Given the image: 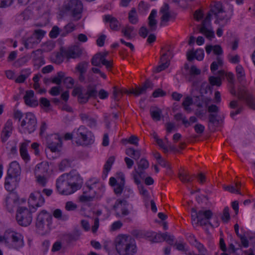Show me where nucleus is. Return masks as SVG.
Returning <instances> with one entry per match:
<instances>
[{
	"label": "nucleus",
	"instance_id": "5fc2aeb1",
	"mask_svg": "<svg viewBox=\"0 0 255 255\" xmlns=\"http://www.w3.org/2000/svg\"><path fill=\"white\" fill-rule=\"evenodd\" d=\"M60 30L57 26H54L49 33V36L51 38H56L59 34H60Z\"/></svg>",
	"mask_w": 255,
	"mask_h": 255
},
{
	"label": "nucleus",
	"instance_id": "ddd939ff",
	"mask_svg": "<svg viewBox=\"0 0 255 255\" xmlns=\"http://www.w3.org/2000/svg\"><path fill=\"white\" fill-rule=\"evenodd\" d=\"M207 111L210 113L208 116V121L210 123L217 126L223 122L222 120L220 119V117L218 115L219 108L217 106L212 104L208 106Z\"/></svg>",
	"mask_w": 255,
	"mask_h": 255
},
{
	"label": "nucleus",
	"instance_id": "13d9d810",
	"mask_svg": "<svg viewBox=\"0 0 255 255\" xmlns=\"http://www.w3.org/2000/svg\"><path fill=\"white\" fill-rule=\"evenodd\" d=\"M164 234H167V236H164L163 241H165L171 246L174 245V236L173 235H170L168 232H165Z\"/></svg>",
	"mask_w": 255,
	"mask_h": 255
},
{
	"label": "nucleus",
	"instance_id": "39448f33",
	"mask_svg": "<svg viewBox=\"0 0 255 255\" xmlns=\"http://www.w3.org/2000/svg\"><path fill=\"white\" fill-rule=\"evenodd\" d=\"M16 220L18 224L21 226H29L32 220L31 211L24 207H18L16 210Z\"/></svg>",
	"mask_w": 255,
	"mask_h": 255
},
{
	"label": "nucleus",
	"instance_id": "c9c22d12",
	"mask_svg": "<svg viewBox=\"0 0 255 255\" xmlns=\"http://www.w3.org/2000/svg\"><path fill=\"white\" fill-rule=\"evenodd\" d=\"M128 18L129 22L131 24H135L138 22V16L135 8H132L129 11Z\"/></svg>",
	"mask_w": 255,
	"mask_h": 255
},
{
	"label": "nucleus",
	"instance_id": "72a5a7b5",
	"mask_svg": "<svg viewBox=\"0 0 255 255\" xmlns=\"http://www.w3.org/2000/svg\"><path fill=\"white\" fill-rule=\"evenodd\" d=\"M126 154L137 160L141 156V150H135L133 148H128L126 149Z\"/></svg>",
	"mask_w": 255,
	"mask_h": 255
},
{
	"label": "nucleus",
	"instance_id": "bf43d9fd",
	"mask_svg": "<svg viewBox=\"0 0 255 255\" xmlns=\"http://www.w3.org/2000/svg\"><path fill=\"white\" fill-rule=\"evenodd\" d=\"M222 220L224 223H227L230 219L229 209L228 207H225L223 210V215L222 216Z\"/></svg>",
	"mask_w": 255,
	"mask_h": 255
},
{
	"label": "nucleus",
	"instance_id": "1a4fd4ad",
	"mask_svg": "<svg viewBox=\"0 0 255 255\" xmlns=\"http://www.w3.org/2000/svg\"><path fill=\"white\" fill-rule=\"evenodd\" d=\"M20 126L25 132L30 134L34 132L37 127V120L34 115L32 113L25 114Z\"/></svg>",
	"mask_w": 255,
	"mask_h": 255
},
{
	"label": "nucleus",
	"instance_id": "6e6552de",
	"mask_svg": "<svg viewBox=\"0 0 255 255\" xmlns=\"http://www.w3.org/2000/svg\"><path fill=\"white\" fill-rule=\"evenodd\" d=\"M56 187L59 193L61 195H68L74 193L66 174H63L57 179Z\"/></svg>",
	"mask_w": 255,
	"mask_h": 255
},
{
	"label": "nucleus",
	"instance_id": "7c9ffc66",
	"mask_svg": "<svg viewBox=\"0 0 255 255\" xmlns=\"http://www.w3.org/2000/svg\"><path fill=\"white\" fill-rule=\"evenodd\" d=\"M134 31V28L133 26L128 25L122 29V32L128 39H130L134 37L136 35Z\"/></svg>",
	"mask_w": 255,
	"mask_h": 255
},
{
	"label": "nucleus",
	"instance_id": "79ce46f5",
	"mask_svg": "<svg viewBox=\"0 0 255 255\" xmlns=\"http://www.w3.org/2000/svg\"><path fill=\"white\" fill-rule=\"evenodd\" d=\"M80 235V232L78 231H76L72 234L67 235L66 236V240L67 242L71 243L78 240Z\"/></svg>",
	"mask_w": 255,
	"mask_h": 255
},
{
	"label": "nucleus",
	"instance_id": "58836bf2",
	"mask_svg": "<svg viewBox=\"0 0 255 255\" xmlns=\"http://www.w3.org/2000/svg\"><path fill=\"white\" fill-rule=\"evenodd\" d=\"M186 245V243H175L174 244L177 250L183 252L186 255H193V252H190L188 248H185Z\"/></svg>",
	"mask_w": 255,
	"mask_h": 255
},
{
	"label": "nucleus",
	"instance_id": "8fccbe9b",
	"mask_svg": "<svg viewBox=\"0 0 255 255\" xmlns=\"http://www.w3.org/2000/svg\"><path fill=\"white\" fill-rule=\"evenodd\" d=\"M152 241L154 243L161 242L163 241L164 236H167V234L164 233H154Z\"/></svg>",
	"mask_w": 255,
	"mask_h": 255
},
{
	"label": "nucleus",
	"instance_id": "bb28decb",
	"mask_svg": "<svg viewBox=\"0 0 255 255\" xmlns=\"http://www.w3.org/2000/svg\"><path fill=\"white\" fill-rule=\"evenodd\" d=\"M39 43L40 40L33 35H31L29 37L26 39L25 40H22V43L26 49L34 48Z\"/></svg>",
	"mask_w": 255,
	"mask_h": 255
},
{
	"label": "nucleus",
	"instance_id": "603ef678",
	"mask_svg": "<svg viewBox=\"0 0 255 255\" xmlns=\"http://www.w3.org/2000/svg\"><path fill=\"white\" fill-rule=\"evenodd\" d=\"M113 98L116 101H119L121 97L122 96L123 92L115 86L113 88Z\"/></svg>",
	"mask_w": 255,
	"mask_h": 255
},
{
	"label": "nucleus",
	"instance_id": "7ed1b4c3",
	"mask_svg": "<svg viewBox=\"0 0 255 255\" xmlns=\"http://www.w3.org/2000/svg\"><path fill=\"white\" fill-rule=\"evenodd\" d=\"M74 139L77 144L87 146L94 142V135L84 126H81L78 129L74 130Z\"/></svg>",
	"mask_w": 255,
	"mask_h": 255
},
{
	"label": "nucleus",
	"instance_id": "0eeeda50",
	"mask_svg": "<svg viewBox=\"0 0 255 255\" xmlns=\"http://www.w3.org/2000/svg\"><path fill=\"white\" fill-rule=\"evenodd\" d=\"M3 239L5 242H10L16 249H18L24 245L22 235L13 231H6L4 234Z\"/></svg>",
	"mask_w": 255,
	"mask_h": 255
},
{
	"label": "nucleus",
	"instance_id": "b1692460",
	"mask_svg": "<svg viewBox=\"0 0 255 255\" xmlns=\"http://www.w3.org/2000/svg\"><path fill=\"white\" fill-rule=\"evenodd\" d=\"M88 67V63L86 61H83L79 63L75 68L76 70L80 73L78 79L81 82H84L85 80L84 75L87 72Z\"/></svg>",
	"mask_w": 255,
	"mask_h": 255
},
{
	"label": "nucleus",
	"instance_id": "338daca9",
	"mask_svg": "<svg viewBox=\"0 0 255 255\" xmlns=\"http://www.w3.org/2000/svg\"><path fill=\"white\" fill-rule=\"evenodd\" d=\"M195 132L199 134H202L205 130V127L201 124H197L194 127Z\"/></svg>",
	"mask_w": 255,
	"mask_h": 255
},
{
	"label": "nucleus",
	"instance_id": "a19ab883",
	"mask_svg": "<svg viewBox=\"0 0 255 255\" xmlns=\"http://www.w3.org/2000/svg\"><path fill=\"white\" fill-rule=\"evenodd\" d=\"M115 161L114 156H110L107 161H106L104 168L103 173L104 174L107 175L109 171L111 170L112 164H113Z\"/></svg>",
	"mask_w": 255,
	"mask_h": 255
},
{
	"label": "nucleus",
	"instance_id": "2eb2a0df",
	"mask_svg": "<svg viewBox=\"0 0 255 255\" xmlns=\"http://www.w3.org/2000/svg\"><path fill=\"white\" fill-rule=\"evenodd\" d=\"M211 14L208 13L205 19L203 20L199 32L204 34L207 38L212 40L215 37V33L213 30L209 29L207 26L211 24Z\"/></svg>",
	"mask_w": 255,
	"mask_h": 255
},
{
	"label": "nucleus",
	"instance_id": "e2e57ef3",
	"mask_svg": "<svg viewBox=\"0 0 255 255\" xmlns=\"http://www.w3.org/2000/svg\"><path fill=\"white\" fill-rule=\"evenodd\" d=\"M63 83L66 85V86L68 88H71L74 84V79L70 77H67L63 78Z\"/></svg>",
	"mask_w": 255,
	"mask_h": 255
},
{
	"label": "nucleus",
	"instance_id": "37998d69",
	"mask_svg": "<svg viewBox=\"0 0 255 255\" xmlns=\"http://www.w3.org/2000/svg\"><path fill=\"white\" fill-rule=\"evenodd\" d=\"M12 201L14 204H19V198L16 193H10L9 195L5 198V202L6 204L8 202Z\"/></svg>",
	"mask_w": 255,
	"mask_h": 255
},
{
	"label": "nucleus",
	"instance_id": "5701e85b",
	"mask_svg": "<svg viewBox=\"0 0 255 255\" xmlns=\"http://www.w3.org/2000/svg\"><path fill=\"white\" fill-rule=\"evenodd\" d=\"M170 55L171 52L169 49L167 50V52L163 53L161 55L160 57V61L162 63L157 67L156 69V72H160L168 67L169 65V60L168 59L167 57H169Z\"/></svg>",
	"mask_w": 255,
	"mask_h": 255
},
{
	"label": "nucleus",
	"instance_id": "f03ea898",
	"mask_svg": "<svg viewBox=\"0 0 255 255\" xmlns=\"http://www.w3.org/2000/svg\"><path fill=\"white\" fill-rule=\"evenodd\" d=\"M52 220L51 214L45 210L38 214L36 218V227L39 234L44 235L50 232Z\"/></svg>",
	"mask_w": 255,
	"mask_h": 255
},
{
	"label": "nucleus",
	"instance_id": "9b49d317",
	"mask_svg": "<svg viewBox=\"0 0 255 255\" xmlns=\"http://www.w3.org/2000/svg\"><path fill=\"white\" fill-rule=\"evenodd\" d=\"M128 202L125 199H118L113 206V209L115 211V215L118 217H124L129 214L128 208Z\"/></svg>",
	"mask_w": 255,
	"mask_h": 255
},
{
	"label": "nucleus",
	"instance_id": "de8ad7c7",
	"mask_svg": "<svg viewBox=\"0 0 255 255\" xmlns=\"http://www.w3.org/2000/svg\"><path fill=\"white\" fill-rule=\"evenodd\" d=\"M209 81L212 86L220 87L222 84L221 80L219 77L210 76L209 78Z\"/></svg>",
	"mask_w": 255,
	"mask_h": 255
},
{
	"label": "nucleus",
	"instance_id": "c85d7f7f",
	"mask_svg": "<svg viewBox=\"0 0 255 255\" xmlns=\"http://www.w3.org/2000/svg\"><path fill=\"white\" fill-rule=\"evenodd\" d=\"M49 169V164L47 162H42L38 164L35 167L36 174H42L43 175L47 173Z\"/></svg>",
	"mask_w": 255,
	"mask_h": 255
},
{
	"label": "nucleus",
	"instance_id": "4be33fe9",
	"mask_svg": "<svg viewBox=\"0 0 255 255\" xmlns=\"http://www.w3.org/2000/svg\"><path fill=\"white\" fill-rule=\"evenodd\" d=\"M34 93L33 90H28L25 92L23 99L25 104L30 107H36L38 105V101L33 99Z\"/></svg>",
	"mask_w": 255,
	"mask_h": 255
},
{
	"label": "nucleus",
	"instance_id": "a878e982",
	"mask_svg": "<svg viewBox=\"0 0 255 255\" xmlns=\"http://www.w3.org/2000/svg\"><path fill=\"white\" fill-rule=\"evenodd\" d=\"M153 87V83L149 79L146 80L142 84L141 86H136V96H138L141 94H145L147 89L150 88L152 89Z\"/></svg>",
	"mask_w": 255,
	"mask_h": 255
},
{
	"label": "nucleus",
	"instance_id": "f8f14e48",
	"mask_svg": "<svg viewBox=\"0 0 255 255\" xmlns=\"http://www.w3.org/2000/svg\"><path fill=\"white\" fill-rule=\"evenodd\" d=\"M67 175L68 181L75 192L81 188L82 183V179L76 170H72L69 173H66Z\"/></svg>",
	"mask_w": 255,
	"mask_h": 255
},
{
	"label": "nucleus",
	"instance_id": "20e7f679",
	"mask_svg": "<svg viewBox=\"0 0 255 255\" xmlns=\"http://www.w3.org/2000/svg\"><path fill=\"white\" fill-rule=\"evenodd\" d=\"M191 211L192 221H197L196 224L201 226L207 225L213 226V224L209 221L213 216V213L210 210L197 211L196 208H192Z\"/></svg>",
	"mask_w": 255,
	"mask_h": 255
},
{
	"label": "nucleus",
	"instance_id": "f3484780",
	"mask_svg": "<svg viewBox=\"0 0 255 255\" xmlns=\"http://www.w3.org/2000/svg\"><path fill=\"white\" fill-rule=\"evenodd\" d=\"M84 88L82 86L75 87L72 92V95L78 97V101L81 104L87 103L89 99L86 92L83 93Z\"/></svg>",
	"mask_w": 255,
	"mask_h": 255
},
{
	"label": "nucleus",
	"instance_id": "09e8293b",
	"mask_svg": "<svg viewBox=\"0 0 255 255\" xmlns=\"http://www.w3.org/2000/svg\"><path fill=\"white\" fill-rule=\"evenodd\" d=\"M71 166V161L69 160L65 159L61 161L59 165V169L61 171H64L66 168L70 167Z\"/></svg>",
	"mask_w": 255,
	"mask_h": 255
},
{
	"label": "nucleus",
	"instance_id": "a211bd4d",
	"mask_svg": "<svg viewBox=\"0 0 255 255\" xmlns=\"http://www.w3.org/2000/svg\"><path fill=\"white\" fill-rule=\"evenodd\" d=\"M19 181L18 177L6 174L4 181L5 189L9 192L13 191L17 187Z\"/></svg>",
	"mask_w": 255,
	"mask_h": 255
},
{
	"label": "nucleus",
	"instance_id": "aec40b11",
	"mask_svg": "<svg viewBox=\"0 0 255 255\" xmlns=\"http://www.w3.org/2000/svg\"><path fill=\"white\" fill-rule=\"evenodd\" d=\"M12 130L13 126L12 121L8 120L5 124L1 132V140L2 142H5L10 136Z\"/></svg>",
	"mask_w": 255,
	"mask_h": 255
},
{
	"label": "nucleus",
	"instance_id": "052dcab7",
	"mask_svg": "<svg viewBox=\"0 0 255 255\" xmlns=\"http://www.w3.org/2000/svg\"><path fill=\"white\" fill-rule=\"evenodd\" d=\"M189 176V173L185 171H183L178 174L179 178L183 183H188L187 180H188Z\"/></svg>",
	"mask_w": 255,
	"mask_h": 255
},
{
	"label": "nucleus",
	"instance_id": "4468645a",
	"mask_svg": "<svg viewBox=\"0 0 255 255\" xmlns=\"http://www.w3.org/2000/svg\"><path fill=\"white\" fill-rule=\"evenodd\" d=\"M60 54L62 57H65L67 59H75L81 56L82 52L78 46H73L68 48H61Z\"/></svg>",
	"mask_w": 255,
	"mask_h": 255
},
{
	"label": "nucleus",
	"instance_id": "0e129e2a",
	"mask_svg": "<svg viewBox=\"0 0 255 255\" xmlns=\"http://www.w3.org/2000/svg\"><path fill=\"white\" fill-rule=\"evenodd\" d=\"M194 246L197 249L200 254H206L207 250L201 243L198 241L194 244Z\"/></svg>",
	"mask_w": 255,
	"mask_h": 255
},
{
	"label": "nucleus",
	"instance_id": "6ab92c4d",
	"mask_svg": "<svg viewBox=\"0 0 255 255\" xmlns=\"http://www.w3.org/2000/svg\"><path fill=\"white\" fill-rule=\"evenodd\" d=\"M104 22L109 24L110 29L113 31H119L121 27V23L117 18L110 14L105 15L103 17Z\"/></svg>",
	"mask_w": 255,
	"mask_h": 255
},
{
	"label": "nucleus",
	"instance_id": "864d4df0",
	"mask_svg": "<svg viewBox=\"0 0 255 255\" xmlns=\"http://www.w3.org/2000/svg\"><path fill=\"white\" fill-rule=\"evenodd\" d=\"M138 168L144 170L149 167L148 161L145 158H141L138 162Z\"/></svg>",
	"mask_w": 255,
	"mask_h": 255
},
{
	"label": "nucleus",
	"instance_id": "ea45409f",
	"mask_svg": "<svg viewBox=\"0 0 255 255\" xmlns=\"http://www.w3.org/2000/svg\"><path fill=\"white\" fill-rule=\"evenodd\" d=\"M103 60L101 55L97 53L91 59V64L93 66L101 67Z\"/></svg>",
	"mask_w": 255,
	"mask_h": 255
},
{
	"label": "nucleus",
	"instance_id": "f257e3e1",
	"mask_svg": "<svg viewBox=\"0 0 255 255\" xmlns=\"http://www.w3.org/2000/svg\"><path fill=\"white\" fill-rule=\"evenodd\" d=\"M115 243L116 251L120 255H134L136 252L135 241L130 236L119 235Z\"/></svg>",
	"mask_w": 255,
	"mask_h": 255
},
{
	"label": "nucleus",
	"instance_id": "4d7b16f0",
	"mask_svg": "<svg viewBox=\"0 0 255 255\" xmlns=\"http://www.w3.org/2000/svg\"><path fill=\"white\" fill-rule=\"evenodd\" d=\"M208 90L212 91L211 87L206 82H203L201 85L200 93L201 94H207Z\"/></svg>",
	"mask_w": 255,
	"mask_h": 255
},
{
	"label": "nucleus",
	"instance_id": "49530a36",
	"mask_svg": "<svg viewBox=\"0 0 255 255\" xmlns=\"http://www.w3.org/2000/svg\"><path fill=\"white\" fill-rule=\"evenodd\" d=\"M185 78L188 82H191L192 86L194 87H197L200 82L196 79V76L189 73L185 76Z\"/></svg>",
	"mask_w": 255,
	"mask_h": 255
},
{
	"label": "nucleus",
	"instance_id": "cd10ccee",
	"mask_svg": "<svg viewBox=\"0 0 255 255\" xmlns=\"http://www.w3.org/2000/svg\"><path fill=\"white\" fill-rule=\"evenodd\" d=\"M20 173V167L19 164L15 161L11 162L7 171L8 175L18 177Z\"/></svg>",
	"mask_w": 255,
	"mask_h": 255
},
{
	"label": "nucleus",
	"instance_id": "f704fd0d",
	"mask_svg": "<svg viewBox=\"0 0 255 255\" xmlns=\"http://www.w3.org/2000/svg\"><path fill=\"white\" fill-rule=\"evenodd\" d=\"M241 187V183L240 182H237L235 186L233 185L224 186V188L226 191H228L232 193L241 194V192H240Z\"/></svg>",
	"mask_w": 255,
	"mask_h": 255
},
{
	"label": "nucleus",
	"instance_id": "c03bdc74",
	"mask_svg": "<svg viewBox=\"0 0 255 255\" xmlns=\"http://www.w3.org/2000/svg\"><path fill=\"white\" fill-rule=\"evenodd\" d=\"M65 73L59 71L57 73V76L51 79V83L59 85L61 84L62 80L65 77Z\"/></svg>",
	"mask_w": 255,
	"mask_h": 255
},
{
	"label": "nucleus",
	"instance_id": "a18cd8bd",
	"mask_svg": "<svg viewBox=\"0 0 255 255\" xmlns=\"http://www.w3.org/2000/svg\"><path fill=\"white\" fill-rule=\"evenodd\" d=\"M150 113L153 121H159L160 120L162 113L161 110L158 109L156 110H152L150 109Z\"/></svg>",
	"mask_w": 255,
	"mask_h": 255
},
{
	"label": "nucleus",
	"instance_id": "2f4dec72",
	"mask_svg": "<svg viewBox=\"0 0 255 255\" xmlns=\"http://www.w3.org/2000/svg\"><path fill=\"white\" fill-rule=\"evenodd\" d=\"M87 193L88 191H85L83 192V194L79 197V200L80 202L86 203L94 200L96 196V192H94L92 195H87Z\"/></svg>",
	"mask_w": 255,
	"mask_h": 255
},
{
	"label": "nucleus",
	"instance_id": "412c9836",
	"mask_svg": "<svg viewBox=\"0 0 255 255\" xmlns=\"http://www.w3.org/2000/svg\"><path fill=\"white\" fill-rule=\"evenodd\" d=\"M240 100L245 101L248 106L253 110H255V102L253 96L248 91H244L239 95Z\"/></svg>",
	"mask_w": 255,
	"mask_h": 255
},
{
	"label": "nucleus",
	"instance_id": "3c124183",
	"mask_svg": "<svg viewBox=\"0 0 255 255\" xmlns=\"http://www.w3.org/2000/svg\"><path fill=\"white\" fill-rule=\"evenodd\" d=\"M183 120V125L185 128H188L192 124L196 123L198 121L197 118L194 116L190 117L189 120H188L186 118H184Z\"/></svg>",
	"mask_w": 255,
	"mask_h": 255
},
{
	"label": "nucleus",
	"instance_id": "c756f323",
	"mask_svg": "<svg viewBox=\"0 0 255 255\" xmlns=\"http://www.w3.org/2000/svg\"><path fill=\"white\" fill-rule=\"evenodd\" d=\"M27 146L28 143L26 142H22L20 144L19 149L20 156L25 162L29 161L30 159V156L27 150Z\"/></svg>",
	"mask_w": 255,
	"mask_h": 255
},
{
	"label": "nucleus",
	"instance_id": "9d476101",
	"mask_svg": "<svg viewBox=\"0 0 255 255\" xmlns=\"http://www.w3.org/2000/svg\"><path fill=\"white\" fill-rule=\"evenodd\" d=\"M210 10L208 13H210L211 15L214 14L216 18L215 21V23H219L220 21L225 19H229L227 17L226 14L223 15L225 13L222 3L220 1L214 2L210 5Z\"/></svg>",
	"mask_w": 255,
	"mask_h": 255
},
{
	"label": "nucleus",
	"instance_id": "4c0bfd02",
	"mask_svg": "<svg viewBox=\"0 0 255 255\" xmlns=\"http://www.w3.org/2000/svg\"><path fill=\"white\" fill-rule=\"evenodd\" d=\"M86 95H88L89 99H96L98 95V91L96 86H88L86 91Z\"/></svg>",
	"mask_w": 255,
	"mask_h": 255
},
{
	"label": "nucleus",
	"instance_id": "473e14b6",
	"mask_svg": "<svg viewBox=\"0 0 255 255\" xmlns=\"http://www.w3.org/2000/svg\"><path fill=\"white\" fill-rule=\"evenodd\" d=\"M75 29V25L74 23L70 22L66 24L63 29L60 30V36L65 37L69 33L72 32Z\"/></svg>",
	"mask_w": 255,
	"mask_h": 255
},
{
	"label": "nucleus",
	"instance_id": "6e6d98bb",
	"mask_svg": "<svg viewBox=\"0 0 255 255\" xmlns=\"http://www.w3.org/2000/svg\"><path fill=\"white\" fill-rule=\"evenodd\" d=\"M29 58L27 56H23L18 59L14 63V65L16 67H20L27 62Z\"/></svg>",
	"mask_w": 255,
	"mask_h": 255
},
{
	"label": "nucleus",
	"instance_id": "69168bd1",
	"mask_svg": "<svg viewBox=\"0 0 255 255\" xmlns=\"http://www.w3.org/2000/svg\"><path fill=\"white\" fill-rule=\"evenodd\" d=\"M45 34V32L42 29L35 30L34 33L32 34L35 36L36 38H38V40L41 41V39L44 37Z\"/></svg>",
	"mask_w": 255,
	"mask_h": 255
},
{
	"label": "nucleus",
	"instance_id": "680f3d73",
	"mask_svg": "<svg viewBox=\"0 0 255 255\" xmlns=\"http://www.w3.org/2000/svg\"><path fill=\"white\" fill-rule=\"evenodd\" d=\"M157 23L156 20H148L149 31L150 32L155 31L157 29Z\"/></svg>",
	"mask_w": 255,
	"mask_h": 255
},
{
	"label": "nucleus",
	"instance_id": "423d86ee",
	"mask_svg": "<svg viewBox=\"0 0 255 255\" xmlns=\"http://www.w3.org/2000/svg\"><path fill=\"white\" fill-rule=\"evenodd\" d=\"M65 10L70 12L75 20H79L82 17L83 4L79 0H70L64 5Z\"/></svg>",
	"mask_w": 255,
	"mask_h": 255
},
{
	"label": "nucleus",
	"instance_id": "393cba45",
	"mask_svg": "<svg viewBox=\"0 0 255 255\" xmlns=\"http://www.w3.org/2000/svg\"><path fill=\"white\" fill-rule=\"evenodd\" d=\"M125 178L124 175L121 173L120 176L118 178V182L117 184L115 186L114 189V193L117 196H120L123 193L125 186Z\"/></svg>",
	"mask_w": 255,
	"mask_h": 255
},
{
	"label": "nucleus",
	"instance_id": "774afa93",
	"mask_svg": "<svg viewBox=\"0 0 255 255\" xmlns=\"http://www.w3.org/2000/svg\"><path fill=\"white\" fill-rule=\"evenodd\" d=\"M165 95L166 92L160 88L155 90L152 93V96L154 98L164 97Z\"/></svg>",
	"mask_w": 255,
	"mask_h": 255
},
{
	"label": "nucleus",
	"instance_id": "dca6fc26",
	"mask_svg": "<svg viewBox=\"0 0 255 255\" xmlns=\"http://www.w3.org/2000/svg\"><path fill=\"white\" fill-rule=\"evenodd\" d=\"M62 145V139L57 134H51L46 138V146L52 152H56Z\"/></svg>",
	"mask_w": 255,
	"mask_h": 255
},
{
	"label": "nucleus",
	"instance_id": "e433bc0d",
	"mask_svg": "<svg viewBox=\"0 0 255 255\" xmlns=\"http://www.w3.org/2000/svg\"><path fill=\"white\" fill-rule=\"evenodd\" d=\"M237 78L240 83H242L245 77V71L241 65H238L236 68Z\"/></svg>",
	"mask_w": 255,
	"mask_h": 255
}]
</instances>
